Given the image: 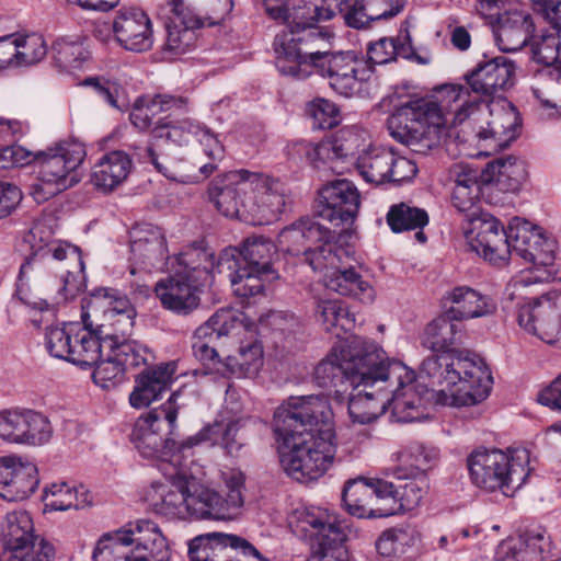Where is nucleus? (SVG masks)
<instances>
[{"instance_id": "nucleus-1", "label": "nucleus", "mask_w": 561, "mask_h": 561, "mask_svg": "<svg viewBox=\"0 0 561 561\" xmlns=\"http://www.w3.org/2000/svg\"><path fill=\"white\" fill-rule=\"evenodd\" d=\"M279 461L299 482L322 477L332 466L336 445L332 410L323 396L290 397L274 414Z\"/></svg>"}, {"instance_id": "nucleus-2", "label": "nucleus", "mask_w": 561, "mask_h": 561, "mask_svg": "<svg viewBox=\"0 0 561 561\" xmlns=\"http://www.w3.org/2000/svg\"><path fill=\"white\" fill-rule=\"evenodd\" d=\"M413 375L415 373L410 369ZM397 383L392 393V413L398 422L410 423L426 417V402L431 400L432 391L444 392L458 383L462 388L453 396L455 405H473L482 402L490 392L491 375L483 360L476 354L432 355L426 357L420 367L419 377L401 385L390 378L387 382Z\"/></svg>"}, {"instance_id": "nucleus-3", "label": "nucleus", "mask_w": 561, "mask_h": 561, "mask_svg": "<svg viewBox=\"0 0 561 561\" xmlns=\"http://www.w3.org/2000/svg\"><path fill=\"white\" fill-rule=\"evenodd\" d=\"M440 102L446 106L461 101L454 113H444L443 108L433 101L425 99L411 100L388 118L390 135L413 152L427 154L439 144L440 128L449 122L454 127L460 126V133L472 122L481 121L484 112L478 100H468V88L461 84H444L439 89Z\"/></svg>"}, {"instance_id": "nucleus-4", "label": "nucleus", "mask_w": 561, "mask_h": 561, "mask_svg": "<svg viewBox=\"0 0 561 561\" xmlns=\"http://www.w3.org/2000/svg\"><path fill=\"white\" fill-rule=\"evenodd\" d=\"M81 250L51 241L38 248L20 267L16 294L22 302L39 311L75 298L83 286Z\"/></svg>"}, {"instance_id": "nucleus-5", "label": "nucleus", "mask_w": 561, "mask_h": 561, "mask_svg": "<svg viewBox=\"0 0 561 561\" xmlns=\"http://www.w3.org/2000/svg\"><path fill=\"white\" fill-rule=\"evenodd\" d=\"M394 378L401 385L414 375L401 362H391L373 341L353 336L332 351L314 368V380L322 388L348 382L352 387H373Z\"/></svg>"}, {"instance_id": "nucleus-6", "label": "nucleus", "mask_w": 561, "mask_h": 561, "mask_svg": "<svg viewBox=\"0 0 561 561\" xmlns=\"http://www.w3.org/2000/svg\"><path fill=\"white\" fill-rule=\"evenodd\" d=\"M306 34L297 41L302 44V55L291 61L277 64V69L297 79L307 78L313 70L329 81V85L340 95L353 96L367 81L371 70L352 51L330 53L329 32Z\"/></svg>"}, {"instance_id": "nucleus-7", "label": "nucleus", "mask_w": 561, "mask_h": 561, "mask_svg": "<svg viewBox=\"0 0 561 561\" xmlns=\"http://www.w3.org/2000/svg\"><path fill=\"white\" fill-rule=\"evenodd\" d=\"M275 244L264 237L248 238L240 250H225L218 260L219 273L229 272L233 294L250 298L263 293L265 283L278 278L274 268Z\"/></svg>"}, {"instance_id": "nucleus-8", "label": "nucleus", "mask_w": 561, "mask_h": 561, "mask_svg": "<svg viewBox=\"0 0 561 561\" xmlns=\"http://www.w3.org/2000/svg\"><path fill=\"white\" fill-rule=\"evenodd\" d=\"M178 412L175 393H172L164 404L138 417L130 434L133 444L144 458L173 467L175 472L181 462L180 451L185 449L169 437L176 425Z\"/></svg>"}, {"instance_id": "nucleus-9", "label": "nucleus", "mask_w": 561, "mask_h": 561, "mask_svg": "<svg viewBox=\"0 0 561 561\" xmlns=\"http://www.w3.org/2000/svg\"><path fill=\"white\" fill-rule=\"evenodd\" d=\"M84 158L85 149L79 142H61L34 153L37 178L30 187L33 198L43 203L78 184Z\"/></svg>"}, {"instance_id": "nucleus-10", "label": "nucleus", "mask_w": 561, "mask_h": 561, "mask_svg": "<svg viewBox=\"0 0 561 561\" xmlns=\"http://www.w3.org/2000/svg\"><path fill=\"white\" fill-rule=\"evenodd\" d=\"M346 0H287V28L279 32L274 39L277 64L289 62L302 55V44L297 38L306 34L327 32L314 25L316 22L332 19L344 11Z\"/></svg>"}, {"instance_id": "nucleus-11", "label": "nucleus", "mask_w": 561, "mask_h": 561, "mask_svg": "<svg viewBox=\"0 0 561 561\" xmlns=\"http://www.w3.org/2000/svg\"><path fill=\"white\" fill-rule=\"evenodd\" d=\"M527 461L526 450L510 457L500 449H477L469 455L467 466L474 485L508 494L526 482L529 474Z\"/></svg>"}, {"instance_id": "nucleus-12", "label": "nucleus", "mask_w": 561, "mask_h": 561, "mask_svg": "<svg viewBox=\"0 0 561 561\" xmlns=\"http://www.w3.org/2000/svg\"><path fill=\"white\" fill-rule=\"evenodd\" d=\"M334 233L316 218L302 217L284 228L278 234V244L291 255H302L304 261L317 272L340 260L343 248L331 244Z\"/></svg>"}, {"instance_id": "nucleus-13", "label": "nucleus", "mask_w": 561, "mask_h": 561, "mask_svg": "<svg viewBox=\"0 0 561 561\" xmlns=\"http://www.w3.org/2000/svg\"><path fill=\"white\" fill-rule=\"evenodd\" d=\"M481 121L472 122V125L466 127L462 136L457 134V138L462 141L491 140L495 147L506 148L518 136L520 128V117L516 107L508 101L501 99L492 101L485 108Z\"/></svg>"}, {"instance_id": "nucleus-14", "label": "nucleus", "mask_w": 561, "mask_h": 561, "mask_svg": "<svg viewBox=\"0 0 561 561\" xmlns=\"http://www.w3.org/2000/svg\"><path fill=\"white\" fill-rule=\"evenodd\" d=\"M391 492L390 481L358 477L345 482L342 502L346 512L358 518L388 517L393 515V507L387 502L391 501Z\"/></svg>"}, {"instance_id": "nucleus-15", "label": "nucleus", "mask_w": 561, "mask_h": 561, "mask_svg": "<svg viewBox=\"0 0 561 561\" xmlns=\"http://www.w3.org/2000/svg\"><path fill=\"white\" fill-rule=\"evenodd\" d=\"M511 224L505 229L490 214L472 215L466 238L470 248L493 264H504L513 253Z\"/></svg>"}, {"instance_id": "nucleus-16", "label": "nucleus", "mask_w": 561, "mask_h": 561, "mask_svg": "<svg viewBox=\"0 0 561 561\" xmlns=\"http://www.w3.org/2000/svg\"><path fill=\"white\" fill-rule=\"evenodd\" d=\"M517 322L527 332L547 343H553L561 324V289L550 290L539 298L517 304Z\"/></svg>"}, {"instance_id": "nucleus-17", "label": "nucleus", "mask_w": 561, "mask_h": 561, "mask_svg": "<svg viewBox=\"0 0 561 561\" xmlns=\"http://www.w3.org/2000/svg\"><path fill=\"white\" fill-rule=\"evenodd\" d=\"M190 561H265L245 539L224 533L199 535L188 546Z\"/></svg>"}, {"instance_id": "nucleus-18", "label": "nucleus", "mask_w": 561, "mask_h": 561, "mask_svg": "<svg viewBox=\"0 0 561 561\" xmlns=\"http://www.w3.org/2000/svg\"><path fill=\"white\" fill-rule=\"evenodd\" d=\"M256 179L257 173L243 169L228 172L210 183L209 199L224 216L248 222L250 180Z\"/></svg>"}, {"instance_id": "nucleus-19", "label": "nucleus", "mask_w": 561, "mask_h": 561, "mask_svg": "<svg viewBox=\"0 0 561 561\" xmlns=\"http://www.w3.org/2000/svg\"><path fill=\"white\" fill-rule=\"evenodd\" d=\"M196 271L198 276L190 273H176L156 284L154 293L164 309L186 316L198 307L199 287L207 285L213 276L207 268H197Z\"/></svg>"}, {"instance_id": "nucleus-20", "label": "nucleus", "mask_w": 561, "mask_h": 561, "mask_svg": "<svg viewBox=\"0 0 561 561\" xmlns=\"http://www.w3.org/2000/svg\"><path fill=\"white\" fill-rule=\"evenodd\" d=\"M130 253L134 266L146 272L163 271L169 259L167 238L163 230L152 224H136L129 231Z\"/></svg>"}, {"instance_id": "nucleus-21", "label": "nucleus", "mask_w": 561, "mask_h": 561, "mask_svg": "<svg viewBox=\"0 0 561 561\" xmlns=\"http://www.w3.org/2000/svg\"><path fill=\"white\" fill-rule=\"evenodd\" d=\"M513 253L535 267L551 266L556 259V242L542 229L525 219L511 220Z\"/></svg>"}, {"instance_id": "nucleus-22", "label": "nucleus", "mask_w": 561, "mask_h": 561, "mask_svg": "<svg viewBox=\"0 0 561 561\" xmlns=\"http://www.w3.org/2000/svg\"><path fill=\"white\" fill-rule=\"evenodd\" d=\"M106 350H108L107 357L100 358L94 364L95 368L92 374L94 382L102 388H107L108 382L122 380L126 369L147 365L148 360L152 358L148 347L139 342L108 343Z\"/></svg>"}, {"instance_id": "nucleus-23", "label": "nucleus", "mask_w": 561, "mask_h": 561, "mask_svg": "<svg viewBox=\"0 0 561 561\" xmlns=\"http://www.w3.org/2000/svg\"><path fill=\"white\" fill-rule=\"evenodd\" d=\"M48 419L33 410H13L0 413V437L15 444L43 445L51 436Z\"/></svg>"}, {"instance_id": "nucleus-24", "label": "nucleus", "mask_w": 561, "mask_h": 561, "mask_svg": "<svg viewBox=\"0 0 561 561\" xmlns=\"http://www.w3.org/2000/svg\"><path fill=\"white\" fill-rule=\"evenodd\" d=\"M318 214L334 226L353 221L356 217L360 196L357 187L348 180H336L320 191Z\"/></svg>"}, {"instance_id": "nucleus-25", "label": "nucleus", "mask_w": 561, "mask_h": 561, "mask_svg": "<svg viewBox=\"0 0 561 561\" xmlns=\"http://www.w3.org/2000/svg\"><path fill=\"white\" fill-rule=\"evenodd\" d=\"M248 222L252 225L268 224L284 211L286 198L279 181L270 180L257 173L256 180H250Z\"/></svg>"}, {"instance_id": "nucleus-26", "label": "nucleus", "mask_w": 561, "mask_h": 561, "mask_svg": "<svg viewBox=\"0 0 561 561\" xmlns=\"http://www.w3.org/2000/svg\"><path fill=\"white\" fill-rule=\"evenodd\" d=\"M39 484L34 463L14 457L0 458V496L9 502L30 497Z\"/></svg>"}, {"instance_id": "nucleus-27", "label": "nucleus", "mask_w": 561, "mask_h": 561, "mask_svg": "<svg viewBox=\"0 0 561 561\" xmlns=\"http://www.w3.org/2000/svg\"><path fill=\"white\" fill-rule=\"evenodd\" d=\"M113 32L119 45L130 51H147L153 45L151 21L141 9L119 10L113 21Z\"/></svg>"}, {"instance_id": "nucleus-28", "label": "nucleus", "mask_w": 561, "mask_h": 561, "mask_svg": "<svg viewBox=\"0 0 561 561\" xmlns=\"http://www.w3.org/2000/svg\"><path fill=\"white\" fill-rule=\"evenodd\" d=\"M515 65L505 56H496L478 66L466 76L470 89L480 95L492 96L514 84Z\"/></svg>"}, {"instance_id": "nucleus-29", "label": "nucleus", "mask_w": 561, "mask_h": 561, "mask_svg": "<svg viewBox=\"0 0 561 561\" xmlns=\"http://www.w3.org/2000/svg\"><path fill=\"white\" fill-rule=\"evenodd\" d=\"M168 483L154 482L152 489L154 494L151 499L152 510L168 518H183L187 510L188 489L185 480L180 476L179 466H176V473L173 467H170L168 472Z\"/></svg>"}, {"instance_id": "nucleus-30", "label": "nucleus", "mask_w": 561, "mask_h": 561, "mask_svg": "<svg viewBox=\"0 0 561 561\" xmlns=\"http://www.w3.org/2000/svg\"><path fill=\"white\" fill-rule=\"evenodd\" d=\"M534 30L531 15L517 9L505 11L492 27L497 47L506 53L522 49L531 38Z\"/></svg>"}, {"instance_id": "nucleus-31", "label": "nucleus", "mask_w": 561, "mask_h": 561, "mask_svg": "<svg viewBox=\"0 0 561 561\" xmlns=\"http://www.w3.org/2000/svg\"><path fill=\"white\" fill-rule=\"evenodd\" d=\"M463 340V325L447 311L431 321L423 334L424 347L442 355H462L458 346Z\"/></svg>"}, {"instance_id": "nucleus-32", "label": "nucleus", "mask_w": 561, "mask_h": 561, "mask_svg": "<svg viewBox=\"0 0 561 561\" xmlns=\"http://www.w3.org/2000/svg\"><path fill=\"white\" fill-rule=\"evenodd\" d=\"M370 144L367 134L356 127H343L332 140L320 142L314 147L317 156L324 160L354 161L364 153Z\"/></svg>"}, {"instance_id": "nucleus-33", "label": "nucleus", "mask_w": 561, "mask_h": 561, "mask_svg": "<svg viewBox=\"0 0 561 561\" xmlns=\"http://www.w3.org/2000/svg\"><path fill=\"white\" fill-rule=\"evenodd\" d=\"M175 375V364L167 363L146 369L136 378V386L129 396L134 408L148 407L169 390Z\"/></svg>"}, {"instance_id": "nucleus-34", "label": "nucleus", "mask_w": 561, "mask_h": 561, "mask_svg": "<svg viewBox=\"0 0 561 561\" xmlns=\"http://www.w3.org/2000/svg\"><path fill=\"white\" fill-rule=\"evenodd\" d=\"M308 523L317 530V547L309 561H350L347 548L344 546L345 535L339 525L319 517Z\"/></svg>"}, {"instance_id": "nucleus-35", "label": "nucleus", "mask_w": 561, "mask_h": 561, "mask_svg": "<svg viewBox=\"0 0 561 561\" xmlns=\"http://www.w3.org/2000/svg\"><path fill=\"white\" fill-rule=\"evenodd\" d=\"M549 546V539L542 533L526 531L502 541L496 556L501 561H545Z\"/></svg>"}, {"instance_id": "nucleus-36", "label": "nucleus", "mask_w": 561, "mask_h": 561, "mask_svg": "<svg viewBox=\"0 0 561 561\" xmlns=\"http://www.w3.org/2000/svg\"><path fill=\"white\" fill-rule=\"evenodd\" d=\"M346 254L344 250L340 253V259ZM325 271V286L328 289L333 290L343 296L357 297L364 301L374 300V290L371 286L362 278L354 267H344L341 260L334 264L323 266Z\"/></svg>"}, {"instance_id": "nucleus-37", "label": "nucleus", "mask_w": 561, "mask_h": 561, "mask_svg": "<svg viewBox=\"0 0 561 561\" xmlns=\"http://www.w3.org/2000/svg\"><path fill=\"white\" fill-rule=\"evenodd\" d=\"M130 535V545H135L131 554L145 556L150 561H169L171 551L165 537L151 520L140 519L133 528L125 530Z\"/></svg>"}, {"instance_id": "nucleus-38", "label": "nucleus", "mask_w": 561, "mask_h": 561, "mask_svg": "<svg viewBox=\"0 0 561 561\" xmlns=\"http://www.w3.org/2000/svg\"><path fill=\"white\" fill-rule=\"evenodd\" d=\"M0 540L12 554L45 538L35 534L33 519L26 511H13L5 515L1 524Z\"/></svg>"}, {"instance_id": "nucleus-39", "label": "nucleus", "mask_w": 561, "mask_h": 561, "mask_svg": "<svg viewBox=\"0 0 561 561\" xmlns=\"http://www.w3.org/2000/svg\"><path fill=\"white\" fill-rule=\"evenodd\" d=\"M345 23L354 28H363L371 21L397 15L403 8V0H357L343 5Z\"/></svg>"}, {"instance_id": "nucleus-40", "label": "nucleus", "mask_w": 561, "mask_h": 561, "mask_svg": "<svg viewBox=\"0 0 561 561\" xmlns=\"http://www.w3.org/2000/svg\"><path fill=\"white\" fill-rule=\"evenodd\" d=\"M82 323L83 327L75 334L68 362L88 368L99 362L106 345L88 313L82 314Z\"/></svg>"}, {"instance_id": "nucleus-41", "label": "nucleus", "mask_w": 561, "mask_h": 561, "mask_svg": "<svg viewBox=\"0 0 561 561\" xmlns=\"http://www.w3.org/2000/svg\"><path fill=\"white\" fill-rule=\"evenodd\" d=\"M528 175L526 163L514 157L496 158L481 173L482 182L495 183L501 191L517 192Z\"/></svg>"}, {"instance_id": "nucleus-42", "label": "nucleus", "mask_w": 561, "mask_h": 561, "mask_svg": "<svg viewBox=\"0 0 561 561\" xmlns=\"http://www.w3.org/2000/svg\"><path fill=\"white\" fill-rule=\"evenodd\" d=\"M447 298L454 304L447 312L459 322L465 319L486 317L496 309L491 297L467 286L454 288L448 293Z\"/></svg>"}, {"instance_id": "nucleus-43", "label": "nucleus", "mask_w": 561, "mask_h": 561, "mask_svg": "<svg viewBox=\"0 0 561 561\" xmlns=\"http://www.w3.org/2000/svg\"><path fill=\"white\" fill-rule=\"evenodd\" d=\"M130 170V157L124 151H112L94 165L91 180L95 186L105 191H112L126 180Z\"/></svg>"}, {"instance_id": "nucleus-44", "label": "nucleus", "mask_w": 561, "mask_h": 561, "mask_svg": "<svg viewBox=\"0 0 561 561\" xmlns=\"http://www.w3.org/2000/svg\"><path fill=\"white\" fill-rule=\"evenodd\" d=\"M221 444L230 456H236L241 449L243 442L239 437L238 422L227 424L215 423L201 430L197 434L187 437L181 443L182 448H192L202 443Z\"/></svg>"}, {"instance_id": "nucleus-45", "label": "nucleus", "mask_w": 561, "mask_h": 561, "mask_svg": "<svg viewBox=\"0 0 561 561\" xmlns=\"http://www.w3.org/2000/svg\"><path fill=\"white\" fill-rule=\"evenodd\" d=\"M185 105L186 99L169 94H157L149 100L138 99L130 113V122L145 130L154 123L159 114L173 108H184Z\"/></svg>"}, {"instance_id": "nucleus-46", "label": "nucleus", "mask_w": 561, "mask_h": 561, "mask_svg": "<svg viewBox=\"0 0 561 561\" xmlns=\"http://www.w3.org/2000/svg\"><path fill=\"white\" fill-rule=\"evenodd\" d=\"M187 510L196 518L225 519L232 514L231 507L226 500L216 491L199 488L188 493Z\"/></svg>"}, {"instance_id": "nucleus-47", "label": "nucleus", "mask_w": 561, "mask_h": 561, "mask_svg": "<svg viewBox=\"0 0 561 561\" xmlns=\"http://www.w3.org/2000/svg\"><path fill=\"white\" fill-rule=\"evenodd\" d=\"M359 387H353L348 400V415L353 423L368 424L376 421L387 410V404L390 402L388 398H381Z\"/></svg>"}, {"instance_id": "nucleus-48", "label": "nucleus", "mask_w": 561, "mask_h": 561, "mask_svg": "<svg viewBox=\"0 0 561 561\" xmlns=\"http://www.w3.org/2000/svg\"><path fill=\"white\" fill-rule=\"evenodd\" d=\"M401 469L398 470V483L390 482L392 492L389 494L391 501H387L388 505L393 507V515L400 508L412 510L417 506L426 493L424 479H417L415 476L403 477Z\"/></svg>"}, {"instance_id": "nucleus-49", "label": "nucleus", "mask_w": 561, "mask_h": 561, "mask_svg": "<svg viewBox=\"0 0 561 561\" xmlns=\"http://www.w3.org/2000/svg\"><path fill=\"white\" fill-rule=\"evenodd\" d=\"M391 152L383 148H368L356 159V168L360 176L368 183L382 184L390 172Z\"/></svg>"}, {"instance_id": "nucleus-50", "label": "nucleus", "mask_w": 561, "mask_h": 561, "mask_svg": "<svg viewBox=\"0 0 561 561\" xmlns=\"http://www.w3.org/2000/svg\"><path fill=\"white\" fill-rule=\"evenodd\" d=\"M263 364V351L259 343L251 342L240 346L238 354L227 356V371L238 378L254 376Z\"/></svg>"}, {"instance_id": "nucleus-51", "label": "nucleus", "mask_w": 561, "mask_h": 561, "mask_svg": "<svg viewBox=\"0 0 561 561\" xmlns=\"http://www.w3.org/2000/svg\"><path fill=\"white\" fill-rule=\"evenodd\" d=\"M317 314L325 331H335L336 336H340L342 332L351 331L355 323L354 316L339 300L320 301L317 307Z\"/></svg>"}, {"instance_id": "nucleus-52", "label": "nucleus", "mask_w": 561, "mask_h": 561, "mask_svg": "<svg viewBox=\"0 0 561 561\" xmlns=\"http://www.w3.org/2000/svg\"><path fill=\"white\" fill-rule=\"evenodd\" d=\"M135 317L136 314L129 313H103V322L98 323L94 328L98 330V334L104 339L105 345L135 342L127 339L133 332Z\"/></svg>"}, {"instance_id": "nucleus-53", "label": "nucleus", "mask_w": 561, "mask_h": 561, "mask_svg": "<svg viewBox=\"0 0 561 561\" xmlns=\"http://www.w3.org/2000/svg\"><path fill=\"white\" fill-rule=\"evenodd\" d=\"M131 537L125 530H118L113 534L104 535L98 542L94 552V561H129L131 551L127 550L130 546Z\"/></svg>"}, {"instance_id": "nucleus-54", "label": "nucleus", "mask_w": 561, "mask_h": 561, "mask_svg": "<svg viewBox=\"0 0 561 561\" xmlns=\"http://www.w3.org/2000/svg\"><path fill=\"white\" fill-rule=\"evenodd\" d=\"M387 224L393 232L423 229L428 224V216L422 208L400 203L390 207Z\"/></svg>"}, {"instance_id": "nucleus-55", "label": "nucleus", "mask_w": 561, "mask_h": 561, "mask_svg": "<svg viewBox=\"0 0 561 561\" xmlns=\"http://www.w3.org/2000/svg\"><path fill=\"white\" fill-rule=\"evenodd\" d=\"M199 124L185 118L182 121L158 124L152 128V137L157 140H165L176 146L187 145L193 137L198 135Z\"/></svg>"}, {"instance_id": "nucleus-56", "label": "nucleus", "mask_w": 561, "mask_h": 561, "mask_svg": "<svg viewBox=\"0 0 561 561\" xmlns=\"http://www.w3.org/2000/svg\"><path fill=\"white\" fill-rule=\"evenodd\" d=\"M88 56L83 45L78 42L59 38L53 45L54 60L61 70L79 69Z\"/></svg>"}, {"instance_id": "nucleus-57", "label": "nucleus", "mask_w": 561, "mask_h": 561, "mask_svg": "<svg viewBox=\"0 0 561 561\" xmlns=\"http://www.w3.org/2000/svg\"><path fill=\"white\" fill-rule=\"evenodd\" d=\"M415 539L412 530L391 528L380 535L376 542V549L385 557H400L405 553L408 547L414 545Z\"/></svg>"}, {"instance_id": "nucleus-58", "label": "nucleus", "mask_w": 561, "mask_h": 561, "mask_svg": "<svg viewBox=\"0 0 561 561\" xmlns=\"http://www.w3.org/2000/svg\"><path fill=\"white\" fill-rule=\"evenodd\" d=\"M14 39L19 67L33 66L47 55L46 42L39 34L14 36Z\"/></svg>"}, {"instance_id": "nucleus-59", "label": "nucleus", "mask_w": 561, "mask_h": 561, "mask_svg": "<svg viewBox=\"0 0 561 561\" xmlns=\"http://www.w3.org/2000/svg\"><path fill=\"white\" fill-rule=\"evenodd\" d=\"M216 335H213L208 325H201L196 329L192 339L194 356L204 365H214L219 362L218 343Z\"/></svg>"}, {"instance_id": "nucleus-60", "label": "nucleus", "mask_w": 561, "mask_h": 561, "mask_svg": "<svg viewBox=\"0 0 561 561\" xmlns=\"http://www.w3.org/2000/svg\"><path fill=\"white\" fill-rule=\"evenodd\" d=\"M437 453L421 443L412 442L402 451L403 461L412 467L410 476L421 477L433 465Z\"/></svg>"}, {"instance_id": "nucleus-61", "label": "nucleus", "mask_w": 561, "mask_h": 561, "mask_svg": "<svg viewBox=\"0 0 561 561\" xmlns=\"http://www.w3.org/2000/svg\"><path fill=\"white\" fill-rule=\"evenodd\" d=\"M51 495L49 506L55 511H66L70 508H81L85 506L87 499L79 500V490L70 488L66 482L53 483L46 489V496Z\"/></svg>"}, {"instance_id": "nucleus-62", "label": "nucleus", "mask_w": 561, "mask_h": 561, "mask_svg": "<svg viewBox=\"0 0 561 561\" xmlns=\"http://www.w3.org/2000/svg\"><path fill=\"white\" fill-rule=\"evenodd\" d=\"M72 325L67 328L51 327L46 331V348L48 353L60 359L68 360L72 341Z\"/></svg>"}, {"instance_id": "nucleus-63", "label": "nucleus", "mask_w": 561, "mask_h": 561, "mask_svg": "<svg viewBox=\"0 0 561 561\" xmlns=\"http://www.w3.org/2000/svg\"><path fill=\"white\" fill-rule=\"evenodd\" d=\"M307 113L313 119L314 127L321 129L333 128L340 122L336 105L325 99L312 101L307 107Z\"/></svg>"}, {"instance_id": "nucleus-64", "label": "nucleus", "mask_w": 561, "mask_h": 561, "mask_svg": "<svg viewBox=\"0 0 561 561\" xmlns=\"http://www.w3.org/2000/svg\"><path fill=\"white\" fill-rule=\"evenodd\" d=\"M95 304L102 307L103 313H129L136 314L135 308L126 296H122L115 289L100 288L93 294Z\"/></svg>"}]
</instances>
